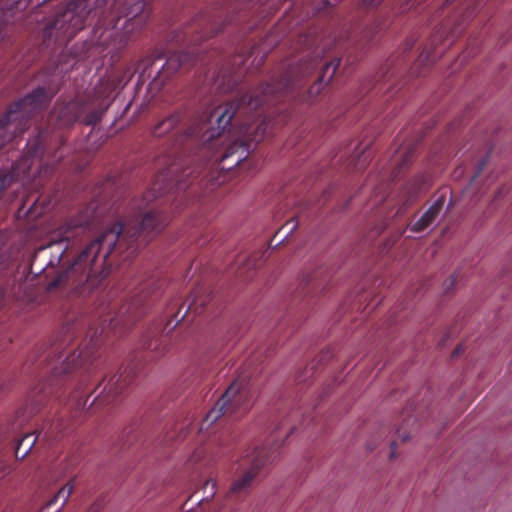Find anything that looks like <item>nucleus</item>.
<instances>
[{"mask_svg":"<svg viewBox=\"0 0 512 512\" xmlns=\"http://www.w3.org/2000/svg\"><path fill=\"white\" fill-rule=\"evenodd\" d=\"M182 166L173 162L169 167L156 176L152 187L145 192L140 200L134 202V207L141 214L139 230L136 223L128 221L125 224L115 223L104 230L94 240L89 242L77 255L63 261L54 279L48 283V290L68 289L80 294L89 293L97 288L108 275L110 264L109 255L113 252L123 259H129L138 250L139 238H146L159 233L166 224V218L154 210H147L148 204L162 194V191L172 182L179 183Z\"/></svg>","mask_w":512,"mask_h":512,"instance_id":"nucleus-1","label":"nucleus"},{"mask_svg":"<svg viewBox=\"0 0 512 512\" xmlns=\"http://www.w3.org/2000/svg\"><path fill=\"white\" fill-rule=\"evenodd\" d=\"M143 8V3L138 2L132 11L126 14L127 19L121 28L117 27L121 20L118 9L103 12L93 32L95 44L103 47L113 46L116 49L125 47L147 23L148 15L144 13Z\"/></svg>","mask_w":512,"mask_h":512,"instance_id":"nucleus-2","label":"nucleus"},{"mask_svg":"<svg viewBox=\"0 0 512 512\" xmlns=\"http://www.w3.org/2000/svg\"><path fill=\"white\" fill-rule=\"evenodd\" d=\"M263 100L260 98L258 91L249 92L241 97L237 104L226 103L214 108L207 116L206 122L200 130L205 128L202 133V141L209 145L214 139L224 137L225 129L230 124L235 113L247 112L257 109Z\"/></svg>","mask_w":512,"mask_h":512,"instance_id":"nucleus-3","label":"nucleus"},{"mask_svg":"<svg viewBox=\"0 0 512 512\" xmlns=\"http://www.w3.org/2000/svg\"><path fill=\"white\" fill-rule=\"evenodd\" d=\"M50 98L51 95L43 88H38L32 94L12 105L6 116L0 120V148L16 134L22 133L24 131L22 127L23 120L41 110Z\"/></svg>","mask_w":512,"mask_h":512,"instance_id":"nucleus-4","label":"nucleus"},{"mask_svg":"<svg viewBox=\"0 0 512 512\" xmlns=\"http://www.w3.org/2000/svg\"><path fill=\"white\" fill-rule=\"evenodd\" d=\"M104 0H75L67 4L65 9L59 13L55 20L46 27V34L49 37L55 36L57 40L72 38L84 27L86 16L93 8L98 7ZM106 3L114 0H105Z\"/></svg>","mask_w":512,"mask_h":512,"instance_id":"nucleus-5","label":"nucleus"},{"mask_svg":"<svg viewBox=\"0 0 512 512\" xmlns=\"http://www.w3.org/2000/svg\"><path fill=\"white\" fill-rule=\"evenodd\" d=\"M250 407L249 393L243 380L234 381L218 400L216 405L208 412L201 430L208 429L222 416H236L245 413Z\"/></svg>","mask_w":512,"mask_h":512,"instance_id":"nucleus-6","label":"nucleus"},{"mask_svg":"<svg viewBox=\"0 0 512 512\" xmlns=\"http://www.w3.org/2000/svg\"><path fill=\"white\" fill-rule=\"evenodd\" d=\"M268 459L269 457L263 447H254L247 450L237 465L236 477L230 486L229 493H247Z\"/></svg>","mask_w":512,"mask_h":512,"instance_id":"nucleus-7","label":"nucleus"},{"mask_svg":"<svg viewBox=\"0 0 512 512\" xmlns=\"http://www.w3.org/2000/svg\"><path fill=\"white\" fill-rule=\"evenodd\" d=\"M264 123H261L258 125L257 129L255 130L254 134H252L249 130L250 128L244 127L242 134L244 139L236 140L234 141L223 153V155L220 157V160L223 161L235 154H237V157L235 159V164H239L242 162L248 155L249 152V145L248 141H255L259 142L263 136L265 127Z\"/></svg>","mask_w":512,"mask_h":512,"instance_id":"nucleus-8","label":"nucleus"},{"mask_svg":"<svg viewBox=\"0 0 512 512\" xmlns=\"http://www.w3.org/2000/svg\"><path fill=\"white\" fill-rule=\"evenodd\" d=\"M182 56L180 54L172 55L168 58L165 65L157 72L148 86V91L155 96L162 88L165 78L178 71L182 65Z\"/></svg>","mask_w":512,"mask_h":512,"instance_id":"nucleus-9","label":"nucleus"},{"mask_svg":"<svg viewBox=\"0 0 512 512\" xmlns=\"http://www.w3.org/2000/svg\"><path fill=\"white\" fill-rule=\"evenodd\" d=\"M129 384L127 376L123 374L114 375L110 378L103 392L95 400L98 404L110 403L113 398L119 395Z\"/></svg>","mask_w":512,"mask_h":512,"instance_id":"nucleus-10","label":"nucleus"},{"mask_svg":"<svg viewBox=\"0 0 512 512\" xmlns=\"http://www.w3.org/2000/svg\"><path fill=\"white\" fill-rule=\"evenodd\" d=\"M77 119V106L70 102L64 105H56L51 112L50 121L55 122L59 127L72 124Z\"/></svg>","mask_w":512,"mask_h":512,"instance_id":"nucleus-11","label":"nucleus"},{"mask_svg":"<svg viewBox=\"0 0 512 512\" xmlns=\"http://www.w3.org/2000/svg\"><path fill=\"white\" fill-rule=\"evenodd\" d=\"M74 489L73 483L64 485L55 496L49 500L40 512H59L66 504Z\"/></svg>","mask_w":512,"mask_h":512,"instance_id":"nucleus-12","label":"nucleus"},{"mask_svg":"<svg viewBox=\"0 0 512 512\" xmlns=\"http://www.w3.org/2000/svg\"><path fill=\"white\" fill-rule=\"evenodd\" d=\"M82 230L81 224L74 223H68L59 227L51 234L50 248L63 241H70L71 239L78 237Z\"/></svg>","mask_w":512,"mask_h":512,"instance_id":"nucleus-13","label":"nucleus"},{"mask_svg":"<svg viewBox=\"0 0 512 512\" xmlns=\"http://www.w3.org/2000/svg\"><path fill=\"white\" fill-rule=\"evenodd\" d=\"M445 199L439 197L429 210L412 226L414 232H421L427 228L438 216L444 205Z\"/></svg>","mask_w":512,"mask_h":512,"instance_id":"nucleus-14","label":"nucleus"},{"mask_svg":"<svg viewBox=\"0 0 512 512\" xmlns=\"http://www.w3.org/2000/svg\"><path fill=\"white\" fill-rule=\"evenodd\" d=\"M340 65V60L335 59L331 61L330 63H327L325 67L322 70V74L319 77L318 81L314 83L310 89L309 94L311 96H316L320 93L321 89L323 88L324 84H327L332 77L334 76L336 70L338 69Z\"/></svg>","mask_w":512,"mask_h":512,"instance_id":"nucleus-15","label":"nucleus"},{"mask_svg":"<svg viewBox=\"0 0 512 512\" xmlns=\"http://www.w3.org/2000/svg\"><path fill=\"white\" fill-rule=\"evenodd\" d=\"M37 437L32 434L25 435L19 442L16 451L15 456L18 459H23L26 457V455L30 452L34 444L36 443Z\"/></svg>","mask_w":512,"mask_h":512,"instance_id":"nucleus-16","label":"nucleus"},{"mask_svg":"<svg viewBox=\"0 0 512 512\" xmlns=\"http://www.w3.org/2000/svg\"><path fill=\"white\" fill-rule=\"evenodd\" d=\"M178 122L179 115L173 114L167 117L166 119L162 120L159 124H157L154 128L153 133L155 136L160 137L165 133L169 132L170 130H172L177 125Z\"/></svg>","mask_w":512,"mask_h":512,"instance_id":"nucleus-17","label":"nucleus"},{"mask_svg":"<svg viewBox=\"0 0 512 512\" xmlns=\"http://www.w3.org/2000/svg\"><path fill=\"white\" fill-rule=\"evenodd\" d=\"M82 357H85L84 354H83V351H80L77 356L75 355V353H73L72 355H70L69 357L66 358V366L67 368L65 369V371H68V368H74L78 365L81 364V362L79 363H76V359L78 358H82Z\"/></svg>","mask_w":512,"mask_h":512,"instance_id":"nucleus-18","label":"nucleus"},{"mask_svg":"<svg viewBox=\"0 0 512 512\" xmlns=\"http://www.w3.org/2000/svg\"><path fill=\"white\" fill-rule=\"evenodd\" d=\"M225 82H226V76L225 75H222V76H218L213 85L218 89V90H225Z\"/></svg>","mask_w":512,"mask_h":512,"instance_id":"nucleus-19","label":"nucleus"},{"mask_svg":"<svg viewBox=\"0 0 512 512\" xmlns=\"http://www.w3.org/2000/svg\"><path fill=\"white\" fill-rule=\"evenodd\" d=\"M135 313V308L132 307V306H124L121 308L120 310V314H121V317H126V314H134Z\"/></svg>","mask_w":512,"mask_h":512,"instance_id":"nucleus-20","label":"nucleus"},{"mask_svg":"<svg viewBox=\"0 0 512 512\" xmlns=\"http://www.w3.org/2000/svg\"><path fill=\"white\" fill-rule=\"evenodd\" d=\"M382 0H362V3L366 7H373L378 5Z\"/></svg>","mask_w":512,"mask_h":512,"instance_id":"nucleus-21","label":"nucleus"},{"mask_svg":"<svg viewBox=\"0 0 512 512\" xmlns=\"http://www.w3.org/2000/svg\"><path fill=\"white\" fill-rule=\"evenodd\" d=\"M297 226V223L295 220H291L289 222H287L282 229H288L289 231H292L293 229H295Z\"/></svg>","mask_w":512,"mask_h":512,"instance_id":"nucleus-22","label":"nucleus"},{"mask_svg":"<svg viewBox=\"0 0 512 512\" xmlns=\"http://www.w3.org/2000/svg\"><path fill=\"white\" fill-rule=\"evenodd\" d=\"M406 155H407L406 149H401V150L397 151L395 161L401 160L402 158L406 157Z\"/></svg>","mask_w":512,"mask_h":512,"instance_id":"nucleus-23","label":"nucleus"},{"mask_svg":"<svg viewBox=\"0 0 512 512\" xmlns=\"http://www.w3.org/2000/svg\"><path fill=\"white\" fill-rule=\"evenodd\" d=\"M211 485L212 490L215 488V482L213 480L207 481L205 484V488Z\"/></svg>","mask_w":512,"mask_h":512,"instance_id":"nucleus-24","label":"nucleus"},{"mask_svg":"<svg viewBox=\"0 0 512 512\" xmlns=\"http://www.w3.org/2000/svg\"><path fill=\"white\" fill-rule=\"evenodd\" d=\"M395 445H396V442H395V441H394V442H392V444H391V448H392V450H394ZM393 457H394V451H392V452H391V458H393Z\"/></svg>","mask_w":512,"mask_h":512,"instance_id":"nucleus-25","label":"nucleus"},{"mask_svg":"<svg viewBox=\"0 0 512 512\" xmlns=\"http://www.w3.org/2000/svg\"><path fill=\"white\" fill-rule=\"evenodd\" d=\"M131 77H132V74L130 72H128V75L126 77V81H125L124 85L130 80Z\"/></svg>","mask_w":512,"mask_h":512,"instance_id":"nucleus-26","label":"nucleus"},{"mask_svg":"<svg viewBox=\"0 0 512 512\" xmlns=\"http://www.w3.org/2000/svg\"><path fill=\"white\" fill-rule=\"evenodd\" d=\"M266 91H269V92H271V93H272V92H274V90H273V89H271L269 85H266L265 92H266Z\"/></svg>","mask_w":512,"mask_h":512,"instance_id":"nucleus-27","label":"nucleus"},{"mask_svg":"<svg viewBox=\"0 0 512 512\" xmlns=\"http://www.w3.org/2000/svg\"><path fill=\"white\" fill-rule=\"evenodd\" d=\"M3 262V254L0 252V265L2 264Z\"/></svg>","mask_w":512,"mask_h":512,"instance_id":"nucleus-28","label":"nucleus"},{"mask_svg":"<svg viewBox=\"0 0 512 512\" xmlns=\"http://www.w3.org/2000/svg\"><path fill=\"white\" fill-rule=\"evenodd\" d=\"M308 70H309V67H306V68H305V71H304V72H302V74H303V75L307 74V71H308Z\"/></svg>","mask_w":512,"mask_h":512,"instance_id":"nucleus-29","label":"nucleus"},{"mask_svg":"<svg viewBox=\"0 0 512 512\" xmlns=\"http://www.w3.org/2000/svg\"><path fill=\"white\" fill-rule=\"evenodd\" d=\"M308 70H309V67H306V68H305V71H304V72H302V74H303V75L307 74V71H308Z\"/></svg>","mask_w":512,"mask_h":512,"instance_id":"nucleus-30","label":"nucleus"},{"mask_svg":"<svg viewBox=\"0 0 512 512\" xmlns=\"http://www.w3.org/2000/svg\"><path fill=\"white\" fill-rule=\"evenodd\" d=\"M308 70H309V67H306V68H305V71H304V72H302V74H303V75L307 74V71H308Z\"/></svg>","mask_w":512,"mask_h":512,"instance_id":"nucleus-31","label":"nucleus"},{"mask_svg":"<svg viewBox=\"0 0 512 512\" xmlns=\"http://www.w3.org/2000/svg\"><path fill=\"white\" fill-rule=\"evenodd\" d=\"M130 320V316H127L123 321L128 322Z\"/></svg>","mask_w":512,"mask_h":512,"instance_id":"nucleus-32","label":"nucleus"}]
</instances>
